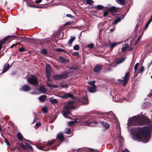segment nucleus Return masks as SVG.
<instances>
[{
	"label": "nucleus",
	"instance_id": "obj_1",
	"mask_svg": "<svg viewBox=\"0 0 152 152\" xmlns=\"http://www.w3.org/2000/svg\"><path fill=\"white\" fill-rule=\"evenodd\" d=\"M133 131H135L134 134L135 139L137 141H142L146 143L151 137L149 129L147 126L135 128Z\"/></svg>",
	"mask_w": 152,
	"mask_h": 152
},
{
	"label": "nucleus",
	"instance_id": "obj_2",
	"mask_svg": "<svg viewBox=\"0 0 152 152\" xmlns=\"http://www.w3.org/2000/svg\"><path fill=\"white\" fill-rule=\"evenodd\" d=\"M75 102L73 100H70L65 103L62 113L63 116L66 118H67L66 115L70 114L72 110L75 109L76 107L74 104Z\"/></svg>",
	"mask_w": 152,
	"mask_h": 152
},
{
	"label": "nucleus",
	"instance_id": "obj_3",
	"mask_svg": "<svg viewBox=\"0 0 152 152\" xmlns=\"http://www.w3.org/2000/svg\"><path fill=\"white\" fill-rule=\"evenodd\" d=\"M148 118L146 117L141 116H134L132 118H129L128 121V125H144L143 123H140L139 122V121L141 120H145L146 121L148 120Z\"/></svg>",
	"mask_w": 152,
	"mask_h": 152
},
{
	"label": "nucleus",
	"instance_id": "obj_4",
	"mask_svg": "<svg viewBox=\"0 0 152 152\" xmlns=\"http://www.w3.org/2000/svg\"><path fill=\"white\" fill-rule=\"evenodd\" d=\"M55 142L54 140H52L50 141H48V143L45 144L44 142L43 144V146H37V148L41 150L44 151H47L49 150L50 149L53 150L52 147L51 146Z\"/></svg>",
	"mask_w": 152,
	"mask_h": 152
},
{
	"label": "nucleus",
	"instance_id": "obj_5",
	"mask_svg": "<svg viewBox=\"0 0 152 152\" xmlns=\"http://www.w3.org/2000/svg\"><path fill=\"white\" fill-rule=\"evenodd\" d=\"M26 77L28 82L29 84L35 86L38 85V80L35 76L33 75L30 77Z\"/></svg>",
	"mask_w": 152,
	"mask_h": 152
},
{
	"label": "nucleus",
	"instance_id": "obj_6",
	"mask_svg": "<svg viewBox=\"0 0 152 152\" xmlns=\"http://www.w3.org/2000/svg\"><path fill=\"white\" fill-rule=\"evenodd\" d=\"M129 72H127L126 73L124 77V80L119 79L117 80V81L118 83H122L123 82H124L123 83V85L124 86H125L129 80Z\"/></svg>",
	"mask_w": 152,
	"mask_h": 152
},
{
	"label": "nucleus",
	"instance_id": "obj_7",
	"mask_svg": "<svg viewBox=\"0 0 152 152\" xmlns=\"http://www.w3.org/2000/svg\"><path fill=\"white\" fill-rule=\"evenodd\" d=\"M68 77L67 74L65 73L60 75H55L53 76L55 80H58L60 79H63L66 78Z\"/></svg>",
	"mask_w": 152,
	"mask_h": 152
},
{
	"label": "nucleus",
	"instance_id": "obj_8",
	"mask_svg": "<svg viewBox=\"0 0 152 152\" xmlns=\"http://www.w3.org/2000/svg\"><path fill=\"white\" fill-rule=\"evenodd\" d=\"M17 136L18 137V139H19V140L21 141H26L28 142H30V143L31 144H33L32 143V142H31V141L28 140H27L25 138H24L23 137V136L22 135V134L20 132H19L18 133H17Z\"/></svg>",
	"mask_w": 152,
	"mask_h": 152
},
{
	"label": "nucleus",
	"instance_id": "obj_9",
	"mask_svg": "<svg viewBox=\"0 0 152 152\" xmlns=\"http://www.w3.org/2000/svg\"><path fill=\"white\" fill-rule=\"evenodd\" d=\"M106 113L107 114L108 118L110 120H116V117L115 115L112 112H110L109 113Z\"/></svg>",
	"mask_w": 152,
	"mask_h": 152
},
{
	"label": "nucleus",
	"instance_id": "obj_10",
	"mask_svg": "<svg viewBox=\"0 0 152 152\" xmlns=\"http://www.w3.org/2000/svg\"><path fill=\"white\" fill-rule=\"evenodd\" d=\"M61 98H74V96L70 93H66L64 94L63 96L61 97Z\"/></svg>",
	"mask_w": 152,
	"mask_h": 152
},
{
	"label": "nucleus",
	"instance_id": "obj_11",
	"mask_svg": "<svg viewBox=\"0 0 152 152\" xmlns=\"http://www.w3.org/2000/svg\"><path fill=\"white\" fill-rule=\"evenodd\" d=\"M60 140L62 142L64 140V137L62 133H59L57 135V140Z\"/></svg>",
	"mask_w": 152,
	"mask_h": 152
},
{
	"label": "nucleus",
	"instance_id": "obj_12",
	"mask_svg": "<svg viewBox=\"0 0 152 152\" xmlns=\"http://www.w3.org/2000/svg\"><path fill=\"white\" fill-rule=\"evenodd\" d=\"M30 89V88L28 85H24L20 88V90L25 91H28Z\"/></svg>",
	"mask_w": 152,
	"mask_h": 152
},
{
	"label": "nucleus",
	"instance_id": "obj_13",
	"mask_svg": "<svg viewBox=\"0 0 152 152\" xmlns=\"http://www.w3.org/2000/svg\"><path fill=\"white\" fill-rule=\"evenodd\" d=\"M46 75H51V67L48 65H47L46 67Z\"/></svg>",
	"mask_w": 152,
	"mask_h": 152
},
{
	"label": "nucleus",
	"instance_id": "obj_14",
	"mask_svg": "<svg viewBox=\"0 0 152 152\" xmlns=\"http://www.w3.org/2000/svg\"><path fill=\"white\" fill-rule=\"evenodd\" d=\"M102 68V66L101 65H96L94 68V71L95 72H99Z\"/></svg>",
	"mask_w": 152,
	"mask_h": 152
},
{
	"label": "nucleus",
	"instance_id": "obj_15",
	"mask_svg": "<svg viewBox=\"0 0 152 152\" xmlns=\"http://www.w3.org/2000/svg\"><path fill=\"white\" fill-rule=\"evenodd\" d=\"M88 91L91 93H94L96 91V87L92 86L88 87Z\"/></svg>",
	"mask_w": 152,
	"mask_h": 152
},
{
	"label": "nucleus",
	"instance_id": "obj_16",
	"mask_svg": "<svg viewBox=\"0 0 152 152\" xmlns=\"http://www.w3.org/2000/svg\"><path fill=\"white\" fill-rule=\"evenodd\" d=\"M58 61L60 62L64 63L67 62V60L62 56H60L58 59Z\"/></svg>",
	"mask_w": 152,
	"mask_h": 152
},
{
	"label": "nucleus",
	"instance_id": "obj_17",
	"mask_svg": "<svg viewBox=\"0 0 152 152\" xmlns=\"http://www.w3.org/2000/svg\"><path fill=\"white\" fill-rule=\"evenodd\" d=\"M120 43L121 42H114V43H110L109 46L111 48H113L119 45Z\"/></svg>",
	"mask_w": 152,
	"mask_h": 152
},
{
	"label": "nucleus",
	"instance_id": "obj_18",
	"mask_svg": "<svg viewBox=\"0 0 152 152\" xmlns=\"http://www.w3.org/2000/svg\"><path fill=\"white\" fill-rule=\"evenodd\" d=\"M9 37H7L4 38L2 40L0 41V51L1 50L2 45L8 39Z\"/></svg>",
	"mask_w": 152,
	"mask_h": 152
},
{
	"label": "nucleus",
	"instance_id": "obj_19",
	"mask_svg": "<svg viewBox=\"0 0 152 152\" xmlns=\"http://www.w3.org/2000/svg\"><path fill=\"white\" fill-rule=\"evenodd\" d=\"M46 96L45 95H42L40 96L39 98V100L42 102L45 101L46 98Z\"/></svg>",
	"mask_w": 152,
	"mask_h": 152
},
{
	"label": "nucleus",
	"instance_id": "obj_20",
	"mask_svg": "<svg viewBox=\"0 0 152 152\" xmlns=\"http://www.w3.org/2000/svg\"><path fill=\"white\" fill-rule=\"evenodd\" d=\"M75 39V37L71 36L70 39L69 40L68 44L69 45H72L73 42Z\"/></svg>",
	"mask_w": 152,
	"mask_h": 152
},
{
	"label": "nucleus",
	"instance_id": "obj_21",
	"mask_svg": "<svg viewBox=\"0 0 152 152\" xmlns=\"http://www.w3.org/2000/svg\"><path fill=\"white\" fill-rule=\"evenodd\" d=\"M128 44L126 43L123 45L121 48V50L122 52H124L128 47Z\"/></svg>",
	"mask_w": 152,
	"mask_h": 152
},
{
	"label": "nucleus",
	"instance_id": "obj_22",
	"mask_svg": "<svg viewBox=\"0 0 152 152\" xmlns=\"http://www.w3.org/2000/svg\"><path fill=\"white\" fill-rule=\"evenodd\" d=\"M9 65L8 64H5L2 73H4L7 71L9 68Z\"/></svg>",
	"mask_w": 152,
	"mask_h": 152
},
{
	"label": "nucleus",
	"instance_id": "obj_23",
	"mask_svg": "<svg viewBox=\"0 0 152 152\" xmlns=\"http://www.w3.org/2000/svg\"><path fill=\"white\" fill-rule=\"evenodd\" d=\"M100 122L104 126V127H105L107 129L110 126V125L108 124L105 123L103 121H100Z\"/></svg>",
	"mask_w": 152,
	"mask_h": 152
},
{
	"label": "nucleus",
	"instance_id": "obj_24",
	"mask_svg": "<svg viewBox=\"0 0 152 152\" xmlns=\"http://www.w3.org/2000/svg\"><path fill=\"white\" fill-rule=\"evenodd\" d=\"M49 100L50 102L52 104H56L58 102V101L57 99H53L51 98L49 99Z\"/></svg>",
	"mask_w": 152,
	"mask_h": 152
},
{
	"label": "nucleus",
	"instance_id": "obj_25",
	"mask_svg": "<svg viewBox=\"0 0 152 152\" xmlns=\"http://www.w3.org/2000/svg\"><path fill=\"white\" fill-rule=\"evenodd\" d=\"M83 104H88V99L86 97H84L83 99L82 102Z\"/></svg>",
	"mask_w": 152,
	"mask_h": 152
},
{
	"label": "nucleus",
	"instance_id": "obj_26",
	"mask_svg": "<svg viewBox=\"0 0 152 152\" xmlns=\"http://www.w3.org/2000/svg\"><path fill=\"white\" fill-rule=\"evenodd\" d=\"M20 38L21 39V40L23 42H28L29 40V39L27 37H20Z\"/></svg>",
	"mask_w": 152,
	"mask_h": 152
},
{
	"label": "nucleus",
	"instance_id": "obj_27",
	"mask_svg": "<svg viewBox=\"0 0 152 152\" xmlns=\"http://www.w3.org/2000/svg\"><path fill=\"white\" fill-rule=\"evenodd\" d=\"M117 8L114 6L111 7L109 10V11L110 12H116L117 9Z\"/></svg>",
	"mask_w": 152,
	"mask_h": 152
},
{
	"label": "nucleus",
	"instance_id": "obj_28",
	"mask_svg": "<svg viewBox=\"0 0 152 152\" xmlns=\"http://www.w3.org/2000/svg\"><path fill=\"white\" fill-rule=\"evenodd\" d=\"M116 2L121 5H123L125 4V1L124 0H116Z\"/></svg>",
	"mask_w": 152,
	"mask_h": 152
},
{
	"label": "nucleus",
	"instance_id": "obj_29",
	"mask_svg": "<svg viewBox=\"0 0 152 152\" xmlns=\"http://www.w3.org/2000/svg\"><path fill=\"white\" fill-rule=\"evenodd\" d=\"M76 122V120L72 121H71L68 122L67 123V124H68V126H72V125H73V124H74Z\"/></svg>",
	"mask_w": 152,
	"mask_h": 152
},
{
	"label": "nucleus",
	"instance_id": "obj_30",
	"mask_svg": "<svg viewBox=\"0 0 152 152\" xmlns=\"http://www.w3.org/2000/svg\"><path fill=\"white\" fill-rule=\"evenodd\" d=\"M125 58H123L121 59L117 60L116 61V62L117 64H119L123 62L125 60Z\"/></svg>",
	"mask_w": 152,
	"mask_h": 152
},
{
	"label": "nucleus",
	"instance_id": "obj_31",
	"mask_svg": "<svg viewBox=\"0 0 152 152\" xmlns=\"http://www.w3.org/2000/svg\"><path fill=\"white\" fill-rule=\"evenodd\" d=\"M39 90L40 91L43 93L45 92L46 91L45 88L42 86L40 87L39 88Z\"/></svg>",
	"mask_w": 152,
	"mask_h": 152
},
{
	"label": "nucleus",
	"instance_id": "obj_32",
	"mask_svg": "<svg viewBox=\"0 0 152 152\" xmlns=\"http://www.w3.org/2000/svg\"><path fill=\"white\" fill-rule=\"evenodd\" d=\"M104 8V7L102 5H97V6H95L94 7V8L95 9H97L99 10H102Z\"/></svg>",
	"mask_w": 152,
	"mask_h": 152
},
{
	"label": "nucleus",
	"instance_id": "obj_33",
	"mask_svg": "<svg viewBox=\"0 0 152 152\" xmlns=\"http://www.w3.org/2000/svg\"><path fill=\"white\" fill-rule=\"evenodd\" d=\"M121 19L120 18H118L115 20H114L113 23V24L115 25L117 24L118 22H119Z\"/></svg>",
	"mask_w": 152,
	"mask_h": 152
},
{
	"label": "nucleus",
	"instance_id": "obj_34",
	"mask_svg": "<svg viewBox=\"0 0 152 152\" xmlns=\"http://www.w3.org/2000/svg\"><path fill=\"white\" fill-rule=\"evenodd\" d=\"M47 85H48V86L49 87H50L51 86H53L54 88H56V85H52L51 83L50 82H50H47Z\"/></svg>",
	"mask_w": 152,
	"mask_h": 152
},
{
	"label": "nucleus",
	"instance_id": "obj_35",
	"mask_svg": "<svg viewBox=\"0 0 152 152\" xmlns=\"http://www.w3.org/2000/svg\"><path fill=\"white\" fill-rule=\"evenodd\" d=\"M95 83V81H90L88 82V84L90 85H91L92 87H96L95 85L94 84Z\"/></svg>",
	"mask_w": 152,
	"mask_h": 152
},
{
	"label": "nucleus",
	"instance_id": "obj_36",
	"mask_svg": "<svg viewBox=\"0 0 152 152\" xmlns=\"http://www.w3.org/2000/svg\"><path fill=\"white\" fill-rule=\"evenodd\" d=\"M42 112L44 113H46L47 112V108L46 107H44L42 108Z\"/></svg>",
	"mask_w": 152,
	"mask_h": 152
},
{
	"label": "nucleus",
	"instance_id": "obj_37",
	"mask_svg": "<svg viewBox=\"0 0 152 152\" xmlns=\"http://www.w3.org/2000/svg\"><path fill=\"white\" fill-rule=\"evenodd\" d=\"M65 133L67 134H69L71 133V131L70 128H67L66 129L65 132Z\"/></svg>",
	"mask_w": 152,
	"mask_h": 152
},
{
	"label": "nucleus",
	"instance_id": "obj_38",
	"mask_svg": "<svg viewBox=\"0 0 152 152\" xmlns=\"http://www.w3.org/2000/svg\"><path fill=\"white\" fill-rule=\"evenodd\" d=\"M139 65V63H137L134 66V72L137 71V68Z\"/></svg>",
	"mask_w": 152,
	"mask_h": 152
},
{
	"label": "nucleus",
	"instance_id": "obj_39",
	"mask_svg": "<svg viewBox=\"0 0 152 152\" xmlns=\"http://www.w3.org/2000/svg\"><path fill=\"white\" fill-rule=\"evenodd\" d=\"M86 1L87 4H92L94 3L92 0H87Z\"/></svg>",
	"mask_w": 152,
	"mask_h": 152
},
{
	"label": "nucleus",
	"instance_id": "obj_40",
	"mask_svg": "<svg viewBox=\"0 0 152 152\" xmlns=\"http://www.w3.org/2000/svg\"><path fill=\"white\" fill-rule=\"evenodd\" d=\"M73 48L74 50H78L79 49V46L76 45L74 46Z\"/></svg>",
	"mask_w": 152,
	"mask_h": 152
},
{
	"label": "nucleus",
	"instance_id": "obj_41",
	"mask_svg": "<svg viewBox=\"0 0 152 152\" xmlns=\"http://www.w3.org/2000/svg\"><path fill=\"white\" fill-rule=\"evenodd\" d=\"M41 125V124L40 123H37L35 125V128L36 129H37V128L39 127Z\"/></svg>",
	"mask_w": 152,
	"mask_h": 152
},
{
	"label": "nucleus",
	"instance_id": "obj_42",
	"mask_svg": "<svg viewBox=\"0 0 152 152\" xmlns=\"http://www.w3.org/2000/svg\"><path fill=\"white\" fill-rule=\"evenodd\" d=\"M94 47V45L93 44H91L88 45L87 47L91 49L92 48Z\"/></svg>",
	"mask_w": 152,
	"mask_h": 152
},
{
	"label": "nucleus",
	"instance_id": "obj_43",
	"mask_svg": "<svg viewBox=\"0 0 152 152\" xmlns=\"http://www.w3.org/2000/svg\"><path fill=\"white\" fill-rule=\"evenodd\" d=\"M20 147L24 150L26 149L27 148V147L22 143L20 144Z\"/></svg>",
	"mask_w": 152,
	"mask_h": 152
},
{
	"label": "nucleus",
	"instance_id": "obj_44",
	"mask_svg": "<svg viewBox=\"0 0 152 152\" xmlns=\"http://www.w3.org/2000/svg\"><path fill=\"white\" fill-rule=\"evenodd\" d=\"M41 52L42 53L44 54H46L47 53V51L45 49H43L42 50Z\"/></svg>",
	"mask_w": 152,
	"mask_h": 152
},
{
	"label": "nucleus",
	"instance_id": "obj_45",
	"mask_svg": "<svg viewBox=\"0 0 152 152\" xmlns=\"http://www.w3.org/2000/svg\"><path fill=\"white\" fill-rule=\"evenodd\" d=\"M47 76V82H50V75H46Z\"/></svg>",
	"mask_w": 152,
	"mask_h": 152
},
{
	"label": "nucleus",
	"instance_id": "obj_46",
	"mask_svg": "<svg viewBox=\"0 0 152 152\" xmlns=\"http://www.w3.org/2000/svg\"><path fill=\"white\" fill-rule=\"evenodd\" d=\"M61 86L63 88H67V85L66 84H62L61 85Z\"/></svg>",
	"mask_w": 152,
	"mask_h": 152
},
{
	"label": "nucleus",
	"instance_id": "obj_47",
	"mask_svg": "<svg viewBox=\"0 0 152 152\" xmlns=\"http://www.w3.org/2000/svg\"><path fill=\"white\" fill-rule=\"evenodd\" d=\"M19 50L20 52H24L25 51V49L23 47H21L19 49Z\"/></svg>",
	"mask_w": 152,
	"mask_h": 152
},
{
	"label": "nucleus",
	"instance_id": "obj_48",
	"mask_svg": "<svg viewBox=\"0 0 152 152\" xmlns=\"http://www.w3.org/2000/svg\"><path fill=\"white\" fill-rule=\"evenodd\" d=\"M112 70L110 68H107L105 69V72H110Z\"/></svg>",
	"mask_w": 152,
	"mask_h": 152
},
{
	"label": "nucleus",
	"instance_id": "obj_49",
	"mask_svg": "<svg viewBox=\"0 0 152 152\" xmlns=\"http://www.w3.org/2000/svg\"><path fill=\"white\" fill-rule=\"evenodd\" d=\"M56 50L58 52H62L64 51V50L61 48H58L56 49Z\"/></svg>",
	"mask_w": 152,
	"mask_h": 152
},
{
	"label": "nucleus",
	"instance_id": "obj_50",
	"mask_svg": "<svg viewBox=\"0 0 152 152\" xmlns=\"http://www.w3.org/2000/svg\"><path fill=\"white\" fill-rule=\"evenodd\" d=\"M4 141H5V142L6 143V144L7 145L9 146L10 145V144H9V141L7 140H6V139H5Z\"/></svg>",
	"mask_w": 152,
	"mask_h": 152
},
{
	"label": "nucleus",
	"instance_id": "obj_51",
	"mask_svg": "<svg viewBox=\"0 0 152 152\" xmlns=\"http://www.w3.org/2000/svg\"><path fill=\"white\" fill-rule=\"evenodd\" d=\"M66 16L70 18H73V16L71 14H68L66 15Z\"/></svg>",
	"mask_w": 152,
	"mask_h": 152
},
{
	"label": "nucleus",
	"instance_id": "obj_52",
	"mask_svg": "<svg viewBox=\"0 0 152 152\" xmlns=\"http://www.w3.org/2000/svg\"><path fill=\"white\" fill-rule=\"evenodd\" d=\"M108 11H105L104 12L103 15L104 16H106L107 15H108Z\"/></svg>",
	"mask_w": 152,
	"mask_h": 152
},
{
	"label": "nucleus",
	"instance_id": "obj_53",
	"mask_svg": "<svg viewBox=\"0 0 152 152\" xmlns=\"http://www.w3.org/2000/svg\"><path fill=\"white\" fill-rule=\"evenodd\" d=\"M144 67L143 66H142L141 67L140 69V73H142V72L144 71Z\"/></svg>",
	"mask_w": 152,
	"mask_h": 152
},
{
	"label": "nucleus",
	"instance_id": "obj_54",
	"mask_svg": "<svg viewBox=\"0 0 152 152\" xmlns=\"http://www.w3.org/2000/svg\"><path fill=\"white\" fill-rule=\"evenodd\" d=\"M152 21V18L151 17V18L148 21L147 23L149 24Z\"/></svg>",
	"mask_w": 152,
	"mask_h": 152
},
{
	"label": "nucleus",
	"instance_id": "obj_55",
	"mask_svg": "<svg viewBox=\"0 0 152 152\" xmlns=\"http://www.w3.org/2000/svg\"><path fill=\"white\" fill-rule=\"evenodd\" d=\"M115 29V26H114V27L111 29L110 30V32L113 31Z\"/></svg>",
	"mask_w": 152,
	"mask_h": 152
},
{
	"label": "nucleus",
	"instance_id": "obj_56",
	"mask_svg": "<svg viewBox=\"0 0 152 152\" xmlns=\"http://www.w3.org/2000/svg\"><path fill=\"white\" fill-rule=\"evenodd\" d=\"M91 123V122H89L88 121H86L85 122L86 124H88V126H94V125H89V124H90V123Z\"/></svg>",
	"mask_w": 152,
	"mask_h": 152
},
{
	"label": "nucleus",
	"instance_id": "obj_57",
	"mask_svg": "<svg viewBox=\"0 0 152 152\" xmlns=\"http://www.w3.org/2000/svg\"><path fill=\"white\" fill-rule=\"evenodd\" d=\"M42 1V0H37L35 1V2L37 3H39Z\"/></svg>",
	"mask_w": 152,
	"mask_h": 152
},
{
	"label": "nucleus",
	"instance_id": "obj_58",
	"mask_svg": "<svg viewBox=\"0 0 152 152\" xmlns=\"http://www.w3.org/2000/svg\"><path fill=\"white\" fill-rule=\"evenodd\" d=\"M71 23V22H67L65 23V25H67L68 24H70Z\"/></svg>",
	"mask_w": 152,
	"mask_h": 152
},
{
	"label": "nucleus",
	"instance_id": "obj_59",
	"mask_svg": "<svg viewBox=\"0 0 152 152\" xmlns=\"http://www.w3.org/2000/svg\"><path fill=\"white\" fill-rule=\"evenodd\" d=\"M17 44H18L17 43H16V44H13V45L11 46V48H13L14 46H16V45H17Z\"/></svg>",
	"mask_w": 152,
	"mask_h": 152
},
{
	"label": "nucleus",
	"instance_id": "obj_60",
	"mask_svg": "<svg viewBox=\"0 0 152 152\" xmlns=\"http://www.w3.org/2000/svg\"><path fill=\"white\" fill-rule=\"evenodd\" d=\"M141 39V37L140 36L137 39V43Z\"/></svg>",
	"mask_w": 152,
	"mask_h": 152
},
{
	"label": "nucleus",
	"instance_id": "obj_61",
	"mask_svg": "<svg viewBox=\"0 0 152 152\" xmlns=\"http://www.w3.org/2000/svg\"><path fill=\"white\" fill-rule=\"evenodd\" d=\"M74 54L75 55H77L78 56H79V53L77 52H75L74 53Z\"/></svg>",
	"mask_w": 152,
	"mask_h": 152
},
{
	"label": "nucleus",
	"instance_id": "obj_62",
	"mask_svg": "<svg viewBox=\"0 0 152 152\" xmlns=\"http://www.w3.org/2000/svg\"><path fill=\"white\" fill-rule=\"evenodd\" d=\"M88 150H90V151L91 152H93L95 150L94 149H92V148H89L88 149Z\"/></svg>",
	"mask_w": 152,
	"mask_h": 152
},
{
	"label": "nucleus",
	"instance_id": "obj_63",
	"mask_svg": "<svg viewBox=\"0 0 152 152\" xmlns=\"http://www.w3.org/2000/svg\"><path fill=\"white\" fill-rule=\"evenodd\" d=\"M149 25V24L148 23H147L145 25V28H147L148 27V26Z\"/></svg>",
	"mask_w": 152,
	"mask_h": 152
},
{
	"label": "nucleus",
	"instance_id": "obj_64",
	"mask_svg": "<svg viewBox=\"0 0 152 152\" xmlns=\"http://www.w3.org/2000/svg\"><path fill=\"white\" fill-rule=\"evenodd\" d=\"M29 147L32 150H33V148L30 145L29 146V147Z\"/></svg>",
	"mask_w": 152,
	"mask_h": 152
}]
</instances>
